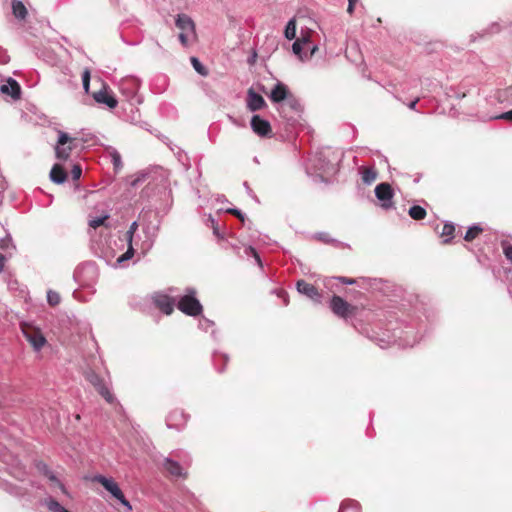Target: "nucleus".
Returning <instances> with one entry per match:
<instances>
[{"instance_id":"f257e3e1","label":"nucleus","mask_w":512,"mask_h":512,"mask_svg":"<svg viewBox=\"0 0 512 512\" xmlns=\"http://www.w3.org/2000/svg\"><path fill=\"white\" fill-rule=\"evenodd\" d=\"M187 293L180 297L177 307L180 311L189 316H197L202 312V305L195 297L196 291L193 288H188Z\"/></svg>"},{"instance_id":"f03ea898","label":"nucleus","mask_w":512,"mask_h":512,"mask_svg":"<svg viewBox=\"0 0 512 512\" xmlns=\"http://www.w3.org/2000/svg\"><path fill=\"white\" fill-rule=\"evenodd\" d=\"M92 481L101 484L115 499L126 507L127 510H132L130 502L125 498L119 485L112 478L98 474L92 478Z\"/></svg>"},{"instance_id":"7ed1b4c3","label":"nucleus","mask_w":512,"mask_h":512,"mask_svg":"<svg viewBox=\"0 0 512 512\" xmlns=\"http://www.w3.org/2000/svg\"><path fill=\"white\" fill-rule=\"evenodd\" d=\"M77 139L70 137L67 133L59 131L55 154L59 160H67L71 151L76 148Z\"/></svg>"},{"instance_id":"20e7f679","label":"nucleus","mask_w":512,"mask_h":512,"mask_svg":"<svg viewBox=\"0 0 512 512\" xmlns=\"http://www.w3.org/2000/svg\"><path fill=\"white\" fill-rule=\"evenodd\" d=\"M311 169L320 174L334 172L332 163L327 159L323 151L315 153V155L309 159V165L306 168L308 174H310Z\"/></svg>"},{"instance_id":"39448f33","label":"nucleus","mask_w":512,"mask_h":512,"mask_svg":"<svg viewBox=\"0 0 512 512\" xmlns=\"http://www.w3.org/2000/svg\"><path fill=\"white\" fill-rule=\"evenodd\" d=\"M86 379L96 388L99 394L108 402H114V396L106 385L104 379H102L96 372L90 370L86 373Z\"/></svg>"},{"instance_id":"423d86ee","label":"nucleus","mask_w":512,"mask_h":512,"mask_svg":"<svg viewBox=\"0 0 512 512\" xmlns=\"http://www.w3.org/2000/svg\"><path fill=\"white\" fill-rule=\"evenodd\" d=\"M278 110L283 114L284 118L290 121L294 120V115L300 114L302 106L299 100L291 94L282 104H280Z\"/></svg>"},{"instance_id":"0eeeda50","label":"nucleus","mask_w":512,"mask_h":512,"mask_svg":"<svg viewBox=\"0 0 512 512\" xmlns=\"http://www.w3.org/2000/svg\"><path fill=\"white\" fill-rule=\"evenodd\" d=\"M375 195L379 201H381V207L384 209H390L393 206V190L390 184L380 183L375 188Z\"/></svg>"},{"instance_id":"6e6552de","label":"nucleus","mask_w":512,"mask_h":512,"mask_svg":"<svg viewBox=\"0 0 512 512\" xmlns=\"http://www.w3.org/2000/svg\"><path fill=\"white\" fill-rule=\"evenodd\" d=\"M23 335L35 351H40L46 344V338L39 329L23 328Z\"/></svg>"},{"instance_id":"1a4fd4ad","label":"nucleus","mask_w":512,"mask_h":512,"mask_svg":"<svg viewBox=\"0 0 512 512\" xmlns=\"http://www.w3.org/2000/svg\"><path fill=\"white\" fill-rule=\"evenodd\" d=\"M251 128L260 137L271 136L272 129L270 123L261 118L259 115H254L251 119Z\"/></svg>"},{"instance_id":"9d476101","label":"nucleus","mask_w":512,"mask_h":512,"mask_svg":"<svg viewBox=\"0 0 512 512\" xmlns=\"http://www.w3.org/2000/svg\"><path fill=\"white\" fill-rule=\"evenodd\" d=\"M296 287L300 294L307 296L316 303L321 302L322 296L314 285L309 284L304 280H299L297 281Z\"/></svg>"},{"instance_id":"9b49d317","label":"nucleus","mask_w":512,"mask_h":512,"mask_svg":"<svg viewBox=\"0 0 512 512\" xmlns=\"http://www.w3.org/2000/svg\"><path fill=\"white\" fill-rule=\"evenodd\" d=\"M330 308L334 314L339 317L346 318L351 310V306L340 296L334 295L330 302Z\"/></svg>"},{"instance_id":"f8f14e48","label":"nucleus","mask_w":512,"mask_h":512,"mask_svg":"<svg viewBox=\"0 0 512 512\" xmlns=\"http://www.w3.org/2000/svg\"><path fill=\"white\" fill-rule=\"evenodd\" d=\"M93 99L97 103L104 104L110 109H114L118 104L117 99L107 91L106 87H103L101 90L93 93Z\"/></svg>"},{"instance_id":"ddd939ff","label":"nucleus","mask_w":512,"mask_h":512,"mask_svg":"<svg viewBox=\"0 0 512 512\" xmlns=\"http://www.w3.org/2000/svg\"><path fill=\"white\" fill-rule=\"evenodd\" d=\"M290 92L288 90V87L281 83V82H278L274 88L272 89L270 95H269V98L272 102L274 103H278L279 105L282 104L289 96H290Z\"/></svg>"},{"instance_id":"4468645a","label":"nucleus","mask_w":512,"mask_h":512,"mask_svg":"<svg viewBox=\"0 0 512 512\" xmlns=\"http://www.w3.org/2000/svg\"><path fill=\"white\" fill-rule=\"evenodd\" d=\"M187 422V416L183 411L175 410L171 412L167 419L166 424L168 428L181 429Z\"/></svg>"},{"instance_id":"2eb2a0df","label":"nucleus","mask_w":512,"mask_h":512,"mask_svg":"<svg viewBox=\"0 0 512 512\" xmlns=\"http://www.w3.org/2000/svg\"><path fill=\"white\" fill-rule=\"evenodd\" d=\"M176 26L181 30V32L190 33L193 37H195V24L191 17L186 14H179L175 21Z\"/></svg>"},{"instance_id":"dca6fc26","label":"nucleus","mask_w":512,"mask_h":512,"mask_svg":"<svg viewBox=\"0 0 512 512\" xmlns=\"http://www.w3.org/2000/svg\"><path fill=\"white\" fill-rule=\"evenodd\" d=\"M0 91L3 94L11 96L13 99H19L21 95L19 83L11 77L8 78L5 84L1 85Z\"/></svg>"},{"instance_id":"f3484780","label":"nucleus","mask_w":512,"mask_h":512,"mask_svg":"<svg viewBox=\"0 0 512 512\" xmlns=\"http://www.w3.org/2000/svg\"><path fill=\"white\" fill-rule=\"evenodd\" d=\"M155 305L165 314L169 315L174 310V301L167 295L158 294L154 297Z\"/></svg>"},{"instance_id":"a211bd4d","label":"nucleus","mask_w":512,"mask_h":512,"mask_svg":"<svg viewBox=\"0 0 512 512\" xmlns=\"http://www.w3.org/2000/svg\"><path fill=\"white\" fill-rule=\"evenodd\" d=\"M163 467L171 476L186 477L187 475L184 468L177 461L171 458H166L164 460Z\"/></svg>"},{"instance_id":"6ab92c4d","label":"nucleus","mask_w":512,"mask_h":512,"mask_svg":"<svg viewBox=\"0 0 512 512\" xmlns=\"http://www.w3.org/2000/svg\"><path fill=\"white\" fill-rule=\"evenodd\" d=\"M265 104V100L260 94L254 92L252 89L248 91L247 106L251 111H258L262 109Z\"/></svg>"},{"instance_id":"aec40b11","label":"nucleus","mask_w":512,"mask_h":512,"mask_svg":"<svg viewBox=\"0 0 512 512\" xmlns=\"http://www.w3.org/2000/svg\"><path fill=\"white\" fill-rule=\"evenodd\" d=\"M50 179L56 184H62L67 179V173L61 165L55 164L50 171Z\"/></svg>"},{"instance_id":"412c9836","label":"nucleus","mask_w":512,"mask_h":512,"mask_svg":"<svg viewBox=\"0 0 512 512\" xmlns=\"http://www.w3.org/2000/svg\"><path fill=\"white\" fill-rule=\"evenodd\" d=\"M139 81L138 79L134 78V77H131V78H127L125 80H123L121 82V90L125 93L126 91L128 92V95H134L137 90L139 89Z\"/></svg>"},{"instance_id":"4be33fe9","label":"nucleus","mask_w":512,"mask_h":512,"mask_svg":"<svg viewBox=\"0 0 512 512\" xmlns=\"http://www.w3.org/2000/svg\"><path fill=\"white\" fill-rule=\"evenodd\" d=\"M361 178L364 184L370 185L377 179V171L373 167H361Z\"/></svg>"},{"instance_id":"5701e85b","label":"nucleus","mask_w":512,"mask_h":512,"mask_svg":"<svg viewBox=\"0 0 512 512\" xmlns=\"http://www.w3.org/2000/svg\"><path fill=\"white\" fill-rule=\"evenodd\" d=\"M12 12L13 15L18 19H24L27 15V9L20 0L12 1Z\"/></svg>"},{"instance_id":"b1692460","label":"nucleus","mask_w":512,"mask_h":512,"mask_svg":"<svg viewBox=\"0 0 512 512\" xmlns=\"http://www.w3.org/2000/svg\"><path fill=\"white\" fill-rule=\"evenodd\" d=\"M109 156L111 158V162L113 164L114 171L116 173H118L123 167L122 158H121L120 153L116 149L111 148L109 150Z\"/></svg>"},{"instance_id":"393cba45","label":"nucleus","mask_w":512,"mask_h":512,"mask_svg":"<svg viewBox=\"0 0 512 512\" xmlns=\"http://www.w3.org/2000/svg\"><path fill=\"white\" fill-rule=\"evenodd\" d=\"M339 512H360V504L354 500H346L341 504Z\"/></svg>"},{"instance_id":"a878e982","label":"nucleus","mask_w":512,"mask_h":512,"mask_svg":"<svg viewBox=\"0 0 512 512\" xmlns=\"http://www.w3.org/2000/svg\"><path fill=\"white\" fill-rule=\"evenodd\" d=\"M408 213H409L410 217L413 218L414 220H422L426 216V210L423 207L418 206V205H414V206L410 207Z\"/></svg>"},{"instance_id":"bb28decb","label":"nucleus","mask_w":512,"mask_h":512,"mask_svg":"<svg viewBox=\"0 0 512 512\" xmlns=\"http://www.w3.org/2000/svg\"><path fill=\"white\" fill-rule=\"evenodd\" d=\"M134 245L138 246V242H128V248L125 253L118 257L117 263L122 264L131 259L134 255Z\"/></svg>"},{"instance_id":"cd10ccee","label":"nucleus","mask_w":512,"mask_h":512,"mask_svg":"<svg viewBox=\"0 0 512 512\" xmlns=\"http://www.w3.org/2000/svg\"><path fill=\"white\" fill-rule=\"evenodd\" d=\"M284 35L288 40H293L296 37V21L294 18L286 24Z\"/></svg>"},{"instance_id":"c85d7f7f","label":"nucleus","mask_w":512,"mask_h":512,"mask_svg":"<svg viewBox=\"0 0 512 512\" xmlns=\"http://www.w3.org/2000/svg\"><path fill=\"white\" fill-rule=\"evenodd\" d=\"M303 47L304 45L299 40L296 39V41L292 45V51L295 55L298 56V58L301 61H306L308 60V57L306 53H303Z\"/></svg>"},{"instance_id":"c756f323","label":"nucleus","mask_w":512,"mask_h":512,"mask_svg":"<svg viewBox=\"0 0 512 512\" xmlns=\"http://www.w3.org/2000/svg\"><path fill=\"white\" fill-rule=\"evenodd\" d=\"M483 231V229L479 226V225H473L471 227L468 228V230L466 231V234L464 236V239L466 241H472L474 240L481 232Z\"/></svg>"},{"instance_id":"7c9ffc66","label":"nucleus","mask_w":512,"mask_h":512,"mask_svg":"<svg viewBox=\"0 0 512 512\" xmlns=\"http://www.w3.org/2000/svg\"><path fill=\"white\" fill-rule=\"evenodd\" d=\"M148 175H149V173L146 171H140V172L136 173L134 176H132L130 185L132 187H137L139 184L143 183L147 179Z\"/></svg>"},{"instance_id":"2f4dec72","label":"nucleus","mask_w":512,"mask_h":512,"mask_svg":"<svg viewBox=\"0 0 512 512\" xmlns=\"http://www.w3.org/2000/svg\"><path fill=\"white\" fill-rule=\"evenodd\" d=\"M47 507L52 512H70L54 499H49L47 501Z\"/></svg>"},{"instance_id":"473e14b6","label":"nucleus","mask_w":512,"mask_h":512,"mask_svg":"<svg viewBox=\"0 0 512 512\" xmlns=\"http://www.w3.org/2000/svg\"><path fill=\"white\" fill-rule=\"evenodd\" d=\"M191 63L193 68L202 76H206L208 74L205 66L199 61L196 57H191Z\"/></svg>"},{"instance_id":"72a5a7b5","label":"nucleus","mask_w":512,"mask_h":512,"mask_svg":"<svg viewBox=\"0 0 512 512\" xmlns=\"http://www.w3.org/2000/svg\"><path fill=\"white\" fill-rule=\"evenodd\" d=\"M455 231V226L451 223H445L442 228L441 236L448 237L445 242H448L449 239L453 237Z\"/></svg>"},{"instance_id":"f704fd0d","label":"nucleus","mask_w":512,"mask_h":512,"mask_svg":"<svg viewBox=\"0 0 512 512\" xmlns=\"http://www.w3.org/2000/svg\"><path fill=\"white\" fill-rule=\"evenodd\" d=\"M60 301H61V297H60L59 293H57L56 291H53V290H49L47 292V302L49 303V305L56 306L60 303Z\"/></svg>"},{"instance_id":"c9c22d12","label":"nucleus","mask_w":512,"mask_h":512,"mask_svg":"<svg viewBox=\"0 0 512 512\" xmlns=\"http://www.w3.org/2000/svg\"><path fill=\"white\" fill-rule=\"evenodd\" d=\"M108 219V215H102L98 217H92L89 219V226L96 229L104 224L105 220Z\"/></svg>"},{"instance_id":"e433bc0d","label":"nucleus","mask_w":512,"mask_h":512,"mask_svg":"<svg viewBox=\"0 0 512 512\" xmlns=\"http://www.w3.org/2000/svg\"><path fill=\"white\" fill-rule=\"evenodd\" d=\"M137 229H138V223L136 221L132 222L128 231L126 232L127 242H137L134 238Z\"/></svg>"},{"instance_id":"4c0bfd02","label":"nucleus","mask_w":512,"mask_h":512,"mask_svg":"<svg viewBox=\"0 0 512 512\" xmlns=\"http://www.w3.org/2000/svg\"><path fill=\"white\" fill-rule=\"evenodd\" d=\"M9 247L12 249L16 248V246L13 244L11 236L7 235L5 238L0 239V249L7 250Z\"/></svg>"},{"instance_id":"58836bf2","label":"nucleus","mask_w":512,"mask_h":512,"mask_svg":"<svg viewBox=\"0 0 512 512\" xmlns=\"http://www.w3.org/2000/svg\"><path fill=\"white\" fill-rule=\"evenodd\" d=\"M82 83H83V88L85 90L86 93L89 92V87H90V71L89 69H85L82 73Z\"/></svg>"},{"instance_id":"ea45409f","label":"nucleus","mask_w":512,"mask_h":512,"mask_svg":"<svg viewBox=\"0 0 512 512\" xmlns=\"http://www.w3.org/2000/svg\"><path fill=\"white\" fill-rule=\"evenodd\" d=\"M311 35L312 30H301V35L299 38H297V40H299L303 45H306L311 42Z\"/></svg>"},{"instance_id":"a19ab883","label":"nucleus","mask_w":512,"mask_h":512,"mask_svg":"<svg viewBox=\"0 0 512 512\" xmlns=\"http://www.w3.org/2000/svg\"><path fill=\"white\" fill-rule=\"evenodd\" d=\"M503 253L508 261L512 263V245L506 241L502 242Z\"/></svg>"},{"instance_id":"79ce46f5","label":"nucleus","mask_w":512,"mask_h":512,"mask_svg":"<svg viewBox=\"0 0 512 512\" xmlns=\"http://www.w3.org/2000/svg\"><path fill=\"white\" fill-rule=\"evenodd\" d=\"M49 479L53 482H55V484L59 487V489L61 490V492L65 495H68V492L64 486V484L59 480L57 479V477L53 474V473H50L48 475Z\"/></svg>"},{"instance_id":"37998d69","label":"nucleus","mask_w":512,"mask_h":512,"mask_svg":"<svg viewBox=\"0 0 512 512\" xmlns=\"http://www.w3.org/2000/svg\"><path fill=\"white\" fill-rule=\"evenodd\" d=\"M153 246V239L149 238L142 242L141 244V250L143 254H146Z\"/></svg>"},{"instance_id":"c03bdc74","label":"nucleus","mask_w":512,"mask_h":512,"mask_svg":"<svg viewBox=\"0 0 512 512\" xmlns=\"http://www.w3.org/2000/svg\"><path fill=\"white\" fill-rule=\"evenodd\" d=\"M73 180H78L82 175V168L80 165H74L71 170Z\"/></svg>"},{"instance_id":"a18cd8bd","label":"nucleus","mask_w":512,"mask_h":512,"mask_svg":"<svg viewBox=\"0 0 512 512\" xmlns=\"http://www.w3.org/2000/svg\"><path fill=\"white\" fill-rule=\"evenodd\" d=\"M246 254L247 255H252L255 258L257 264L259 266H262V262H261L260 256L258 255V253L256 252V250L253 247H248L246 249Z\"/></svg>"},{"instance_id":"49530a36","label":"nucleus","mask_w":512,"mask_h":512,"mask_svg":"<svg viewBox=\"0 0 512 512\" xmlns=\"http://www.w3.org/2000/svg\"><path fill=\"white\" fill-rule=\"evenodd\" d=\"M192 36L190 33L181 32L179 34V40L183 46L188 45L189 37Z\"/></svg>"},{"instance_id":"de8ad7c7","label":"nucleus","mask_w":512,"mask_h":512,"mask_svg":"<svg viewBox=\"0 0 512 512\" xmlns=\"http://www.w3.org/2000/svg\"><path fill=\"white\" fill-rule=\"evenodd\" d=\"M10 61V57L7 52L0 48V64H7Z\"/></svg>"},{"instance_id":"09e8293b","label":"nucleus","mask_w":512,"mask_h":512,"mask_svg":"<svg viewBox=\"0 0 512 512\" xmlns=\"http://www.w3.org/2000/svg\"><path fill=\"white\" fill-rule=\"evenodd\" d=\"M199 326L200 328L207 330L209 327L213 326V322L210 321L209 319L203 318L202 320H200Z\"/></svg>"},{"instance_id":"8fccbe9b","label":"nucleus","mask_w":512,"mask_h":512,"mask_svg":"<svg viewBox=\"0 0 512 512\" xmlns=\"http://www.w3.org/2000/svg\"><path fill=\"white\" fill-rule=\"evenodd\" d=\"M496 119H503L507 121H512V109L510 111L504 112L495 117Z\"/></svg>"},{"instance_id":"3c124183","label":"nucleus","mask_w":512,"mask_h":512,"mask_svg":"<svg viewBox=\"0 0 512 512\" xmlns=\"http://www.w3.org/2000/svg\"><path fill=\"white\" fill-rule=\"evenodd\" d=\"M335 279L339 280L343 284L352 285L356 283V280L353 278H347V277H336Z\"/></svg>"},{"instance_id":"603ef678","label":"nucleus","mask_w":512,"mask_h":512,"mask_svg":"<svg viewBox=\"0 0 512 512\" xmlns=\"http://www.w3.org/2000/svg\"><path fill=\"white\" fill-rule=\"evenodd\" d=\"M229 213L237 216L239 219H241L242 221L244 220V215L242 214V212L238 209H229L227 210Z\"/></svg>"},{"instance_id":"864d4df0","label":"nucleus","mask_w":512,"mask_h":512,"mask_svg":"<svg viewBox=\"0 0 512 512\" xmlns=\"http://www.w3.org/2000/svg\"><path fill=\"white\" fill-rule=\"evenodd\" d=\"M279 297L283 298V303L284 305H288L289 301H288V295L286 294L285 291H280L279 294H278Z\"/></svg>"},{"instance_id":"5fc2aeb1","label":"nucleus","mask_w":512,"mask_h":512,"mask_svg":"<svg viewBox=\"0 0 512 512\" xmlns=\"http://www.w3.org/2000/svg\"><path fill=\"white\" fill-rule=\"evenodd\" d=\"M7 258L5 255L0 253V273L3 271Z\"/></svg>"},{"instance_id":"6e6d98bb","label":"nucleus","mask_w":512,"mask_h":512,"mask_svg":"<svg viewBox=\"0 0 512 512\" xmlns=\"http://www.w3.org/2000/svg\"><path fill=\"white\" fill-rule=\"evenodd\" d=\"M419 100H420V98H419V97H417V98H415L413 101H411V102L408 104L409 109H411V110H416V105H417V103L419 102Z\"/></svg>"},{"instance_id":"4d7b16f0","label":"nucleus","mask_w":512,"mask_h":512,"mask_svg":"<svg viewBox=\"0 0 512 512\" xmlns=\"http://www.w3.org/2000/svg\"><path fill=\"white\" fill-rule=\"evenodd\" d=\"M317 50H318V46L317 45H313L310 48V53L307 54L308 59H310L316 53Z\"/></svg>"},{"instance_id":"13d9d810","label":"nucleus","mask_w":512,"mask_h":512,"mask_svg":"<svg viewBox=\"0 0 512 512\" xmlns=\"http://www.w3.org/2000/svg\"><path fill=\"white\" fill-rule=\"evenodd\" d=\"M353 11H354V5H353V4H349V3H348L347 12H348L349 14H352V13H353Z\"/></svg>"},{"instance_id":"bf43d9fd","label":"nucleus","mask_w":512,"mask_h":512,"mask_svg":"<svg viewBox=\"0 0 512 512\" xmlns=\"http://www.w3.org/2000/svg\"><path fill=\"white\" fill-rule=\"evenodd\" d=\"M219 358H221V359L224 361V365H225V364L227 363V361H228V357H227V355H225V354H221V355H219Z\"/></svg>"},{"instance_id":"052dcab7","label":"nucleus","mask_w":512,"mask_h":512,"mask_svg":"<svg viewBox=\"0 0 512 512\" xmlns=\"http://www.w3.org/2000/svg\"><path fill=\"white\" fill-rule=\"evenodd\" d=\"M357 1H358V0H348V3H349V4H353V5H355V3H356Z\"/></svg>"},{"instance_id":"680f3d73","label":"nucleus","mask_w":512,"mask_h":512,"mask_svg":"<svg viewBox=\"0 0 512 512\" xmlns=\"http://www.w3.org/2000/svg\"><path fill=\"white\" fill-rule=\"evenodd\" d=\"M184 463H185L186 465H189V464H190V461H186V460H184Z\"/></svg>"}]
</instances>
